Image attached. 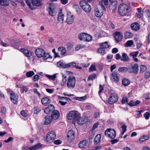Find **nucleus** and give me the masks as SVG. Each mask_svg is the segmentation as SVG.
Listing matches in <instances>:
<instances>
[{"instance_id":"1","label":"nucleus","mask_w":150,"mask_h":150,"mask_svg":"<svg viewBox=\"0 0 150 150\" xmlns=\"http://www.w3.org/2000/svg\"><path fill=\"white\" fill-rule=\"evenodd\" d=\"M108 93L110 96L108 98V103L110 105L116 103L118 100L117 94L112 90H109Z\"/></svg>"},{"instance_id":"2","label":"nucleus","mask_w":150,"mask_h":150,"mask_svg":"<svg viewBox=\"0 0 150 150\" xmlns=\"http://www.w3.org/2000/svg\"><path fill=\"white\" fill-rule=\"evenodd\" d=\"M68 120H73L75 122L77 121L79 122V121L81 119H80L79 115L77 111L75 110L71 111L68 113L67 115ZM80 119H81L80 118Z\"/></svg>"},{"instance_id":"3","label":"nucleus","mask_w":150,"mask_h":150,"mask_svg":"<svg viewBox=\"0 0 150 150\" xmlns=\"http://www.w3.org/2000/svg\"><path fill=\"white\" fill-rule=\"evenodd\" d=\"M35 53L36 56L39 57H42L45 59L50 57L49 53H46L45 51L41 48L36 49L35 51Z\"/></svg>"},{"instance_id":"4","label":"nucleus","mask_w":150,"mask_h":150,"mask_svg":"<svg viewBox=\"0 0 150 150\" xmlns=\"http://www.w3.org/2000/svg\"><path fill=\"white\" fill-rule=\"evenodd\" d=\"M118 10L121 16H125L128 12V6L125 4H121L119 6Z\"/></svg>"},{"instance_id":"5","label":"nucleus","mask_w":150,"mask_h":150,"mask_svg":"<svg viewBox=\"0 0 150 150\" xmlns=\"http://www.w3.org/2000/svg\"><path fill=\"white\" fill-rule=\"evenodd\" d=\"M78 37L80 40L85 42H90L92 39V37L91 35L85 33H80Z\"/></svg>"},{"instance_id":"6","label":"nucleus","mask_w":150,"mask_h":150,"mask_svg":"<svg viewBox=\"0 0 150 150\" xmlns=\"http://www.w3.org/2000/svg\"><path fill=\"white\" fill-rule=\"evenodd\" d=\"M79 4L81 7L85 12H89L91 10V6L85 1H80Z\"/></svg>"},{"instance_id":"7","label":"nucleus","mask_w":150,"mask_h":150,"mask_svg":"<svg viewBox=\"0 0 150 150\" xmlns=\"http://www.w3.org/2000/svg\"><path fill=\"white\" fill-rule=\"evenodd\" d=\"M76 79L74 76H69L68 79L67 86L69 89L73 88L75 85Z\"/></svg>"},{"instance_id":"8","label":"nucleus","mask_w":150,"mask_h":150,"mask_svg":"<svg viewBox=\"0 0 150 150\" xmlns=\"http://www.w3.org/2000/svg\"><path fill=\"white\" fill-rule=\"evenodd\" d=\"M56 137V134L54 132L51 131L48 132L46 138V141L49 143H51L54 140Z\"/></svg>"},{"instance_id":"9","label":"nucleus","mask_w":150,"mask_h":150,"mask_svg":"<svg viewBox=\"0 0 150 150\" xmlns=\"http://www.w3.org/2000/svg\"><path fill=\"white\" fill-rule=\"evenodd\" d=\"M105 135L106 137L113 139L116 137V132L113 129H108L105 131Z\"/></svg>"},{"instance_id":"10","label":"nucleus","mask_w":150,"mask_h":150,"mask_svg":"<svg viewBox=\"0 0 150 150\" xmlns=\"http://www.w3.org/2000/svg\"><path fill=\"white\" fill-rule=\"evenodd\" d=\"M139 65L136 64H131L130 67L128 69L129 70H132L129 71V73H132L135 74H137L139 71Z\"/></svg>"},{"instance_id":"11","label":"nucleus","mask_w":150,"mask_h":150,"mask_svg":"<svg viewBox=\"0 0 150 150\" xmlns=\"http://www.w3.org/2000/svg\"><path fill=\"white\" fill-rule=\"evenodd\" d=\"M113 36L116 42H118L121 41L122 40V34L120 32L116 31L114 32L113 34Z\"/></svg>"},{"instance_id":"12","label":"nucleus","mask_w":150,"mask_h":150,"mask_svg":"<svg viewBox=\"0 0 150 150\" xmlns=\"http://www.w3.org/2000/svg\"><path fill=\"white\" fill-rule=\"evenodd\" d=\"M49 6L48 8V11L50 15L52 16H54L56 14V12L55 11V6L52 3H50L49 4Z\"/></svg>"},{"instance_id":"13","label":"nucleus","mask_w":150,"mask_h":150,"mask_svg":"<svg viewBox=\"0 0 150 150\" xmlns=\"http://www.w3.org/2000/svg\"><path fill=\"white\" fill-rule=\"evenodd\" d=\"M74 21V16L70 11L67 12L66 22L69 24H72Z\"/></svg>"},{"instance_id":"14","label":"nucleus","mask_w":150,"mask_h":150,"mask_svg":"<svg viewBox=\"0 0 150 150\" xmlns=\"http://www.w3.org/2000/svg\"><path fill=\"white\" fill-rule=\"evenodd\" d=\"M111 79L114 82H118L119 80V76L117 73L114 71L110 74Z\"/></svg>"},{"instance_id":"15","label":"nucleus","mask_w":150,"mask_h":150,"mask_svg":"<svg viewBox=\"0 0 150 150\" xmlns=\"http://www.w3.org/2000/svg\"><path fill=\"white\" fill-rule=\"evenodd\" d=\"M68 139L69 142L73 141L75 138L74 132L72 130H70L68 132Z\"/></svg>"},{"instance_id":"16","label":"nucleus","mask_w":150,"mask_h":150,"mask_svg":"<svg viewBox=\"0 0 150 150\" xmlns=\"http://www.w3.org/2000/svg\"><path fill=\"white\" fill-rule=\"evenodd\" d=\"M54 110V105L51 104L49 105L48 107L46 108L44 111L45 113L48 114L52 112Z\"/></svg>"},{"instance_id":"17","label":"nucleus","mask_w":150,"mask_h":150,"mask_svg":"<svg viewBox=\"0 0 150 150\" xmlns=\"http://www.w3.org/2000/svg\"><path fill=\"white\" fill-rule=\"evenodd\" d=\"M60 115L59 112L57 110H54L52 112L51 117L53 120H56L59 118Z\"/></svg>"},{"instance_id":"18","label":"nucleus","mask_w":150,"mask_h":150,"mask_svg":"<svg viewBox=\"0 0 150 150\" xmlns=\"http://www.w3.org/2000/svg\"><path fill=\"white\" fill-rule=\"evenodd\" d=\"M41 101L42 105L46 106L50 103L51 100L48 97H45L42 99Z\"/></svg>"},{"instance_id":"19","label":"nucleus","mask_w":150,"mask_h":150,"mask_svg":"<svg viewBox=\"0 0 150 150\" xmlns=\"http://www.w3.org/2000/svg\"><path fill=\"white\" fill-rule=\"evenodd\" d=\"M11 101L14 104H16L18 102V97L17 95L15 93L12 94L10 96Z\"/></svg>"},{"instance_id":"20","label":"nucleus","mask_w":150,"mask_h":150,"mask_svg":"<svg viewBox=\"0 0 150 150\" xmlns=\"http://www.w3.org/2000/svg\"><path fill=\"white\" fill-rule=\"evenodd\" d=\"M131 28L132 30L135 31H137L140 28V26L138 23L135 22L131 24Z\"/></svg>"},{"instance_id":"21","label":"nucleus","mask_w":150,"mask_h":150,"mask_svg":"<svg viewBox=\"0 0 150 150\" xmlns=\"http://www.w3.org/2000/svg\"><path fill=\"white\" fill-rule=\"evenodd\" d=\"M117 2L116 1H114L112 2L110 5L109 8L110 9L114 11L116 10L117 7Z\"/></svg>"},{"instance_id":"22","label":"nucleus","mask_w":150,"mask_h":150,"mask_svg":"<svg viewBox=\"0 0 150 150\" xmlns=\"http://www.w3.org/2000/svg\"><path fill=\"white\" fill-rule=\"evenodd\" d=\"M103 4L105 6L108 5V0H102L99 1V5L101 6V8L105 11H106L105 8L103 6Z\"/></svg>"},{"instance_id":"23","label":"nucleus","mask_w":150,"mask_h":150,"mask_svg":"<svg viewBox=\"0 0 150 150\" xmlns=\"http://www.w3.org/2000/svg\"><path fill=\"white\" fill-rule=\"evenodd\" d=\"M11 0H0V5L4 6H7L10 4Z\"/></svg>"},{"instance_id":"24","label":"nucleus","mask_w":150,"mask_h":150,"mask_svg":"<svg viewBox=\"0 0 150 150\" xmlns=\"http://www.w3.org/2000/svg\"><path fill=\"white\" fill-rule=\"evenodd\" d=\"M58 21L61 23H63L64 20V15L62 13V10H61L59 12L58 16L57 17Z\"/></svg>"},{"instance_id":"25","label":"nucleus","mask_w":150,"mask_h":150,"mask_svg":"<svg viewBox=\"0 0 150 150\" xmlns=\"http://www.w3.org/2000/svg\"><path fill=\"white\" fill-rule=\"evenodd\" d=\"M58 51L62 56H64L66 53L67 51L65 48L63 46L59 47L58 48Z\"/></svg>"},{"instance_id":"26","label":"nucleus","mask_w":150,"mask_h":150,"mask_svg":"<svg viewBox=\"0 0 150 150\" xmlns=\"http://www.w3.org/2000/svg\"><path fill=\"white\" fill-rule=\"evenodd\" d=\"M141 103V101L138 100H137L135 101L133 100H130L128 104L130 106H136Z\"/></svg>"},{"instance_id":"27","label":"nucleus","mask_w":150,"mask_h":150,"mask_svg":"<svg viewBox=\"0 0 150 150\" xmlns=\"http://www.w3.org/2000/svg\"><path fill=\"white\" fill-rule=\"evenodd\" d=\"M32 3L33 5L36 6H40L42 4L41 0H32Z\"/></svg>"},{"instance_id":"28","label":"nucleus","mask_w":150,"mask_h":150,"mask_svg":"<svg viewBox=\"0 0 150 150\" xmlns=\"http://www.w3.org/2000/svg\"><path fill=\"white\" fill-rule=\"evenodd\" d=\"M88 142L86 140L81 141L79 144V146L81 149L85 148L88 144Z\"/></svg>"},{"instance_id":"29","label":"nucleus","mask_w":150,"mask_h":150,"mask_svg":"<svg viewBox=\"0 0 150 150\" xmlns=\"http://www.w3.org/2000/svg\"><path fill=\"white\" fill-rule=\"evenodd\" d=\"M57 66L58 67L62 68H67V64L64 63L62 61L60 60L57 63Z\"/></svg>"},{"instance_id":"30","label":"nucleus","mask_w":150,"mask_h":150,"mask_svg":"<svg viewBox=\"0 0 150 150\" xmlns=\"http://www.w3.org/2000/svg\"><path fill=\"white\" fill-rule=\"evenodd\" d=\"M95 15L97 17H100L103 15V12L98 8L95 9Z\"/></svg>"},{"instance_id":"31","label":"nucleus","mask_w":150,"mask_h":150,"mask_svg":"<svg viewBox=\"0 0 150 150\" xmlns=\"http://www.w3.org/2000/svg\"><path fill=\"white\" fill-rule=\"evenodd\" d=\"M45 120L44 122V124L45 125H47L50 124L53 120L51 116H47L45 118Z\"/></svg>"},{"instance_id":"32","label":"nucleus","mask_w":150,"mask_h":150,"mask_svg":"<svg viewBox=\"0 0 150 150\" xmlns=\"http://www.w3.org/2000/svg\"><path fill=\"white\" fill-rule=\"evenodd\" d=\"M101 135L98 134L96 135L94 138V143L95 144H97L100 141Z\"/></svg>"},{"instance_id":"33","label":"nucleus","mask_w":150,"mask_h":150,"mask_svg":"<svg viewBox=\"0 0 150 150\" xmlns=\"http://www.w3.org/2000/svg\"><path fill=\"white\" fill-rule=\"evenodd\" d=\"M121 60L122 61L126 62L128 61L129 60V58L127 54L125 53L122 54V57L121 58Z\"/></svg>"},{"instance_id":"34","label":"nucleus","mask_w":150,"mask_h":150,"mask_svg":"<svg viewBox=\"0 0 150 150\" xmlns=\"http://www.w3.org/2000/svg\"><path fill=\"white\" fill-rule=\"evenodd\" d=\"M149 138V136L148 135H144L141 137L139 139L140 142H144L148 140Z\"/></svg>"},{"instance_id":"35","label":"nucleus","mask_w":150,"mask_h":150,"mask_svg":"<svg viewBox=\"0 0 150 150\" xmlns=\"http://www.w3.org/2000/svg\"><path fill=\"white\" fill-rule=\"evenodd\" d=\"M129 70L128 68L125 67H121L119 68L118 71L120 72L123 73L127 72Z\"/></svg>"},{"instance_id":"36","label":"nucleus","mask_w":150,"mask_h":150,"mask_svg":"<svg viewBox=\"0 0 150 150\" xmlns=\"http://www.w3.org/2000/svg\"><path fill=\"white\" fill-rule=\"evenodd\" d=\"M97 78V75L95 74H92L88 76L87 80L89 81L91 80L93 81L94 79H95Z\"/></svg>"},{"instance_id":"37","label":"nucleus","mask_w":150,"mask_h":150,"mask_svg":"<svg viewBox=\"0 0 150 150\" xmlns=\"http://www.w3.org/2000/svg\"><path fill=\"white\" fill-rule=\"evenodd\" d=\"M140 73H143L146 69L147 67L144 65H141L140 66Z\"/></svg>"},{"instance_id":"38","label":"nucleus","mask_w":150,"mask_h":150,"mask_svg":"<svg viewBox=\"0 0 150 150\" xmlns=\"http://www.w3.org/2000/svg\"><path fill=\"white\" fill-rule=\"evenodd\" d=\"M122 84L125 86H127L130 83V81L127 79L125 78L122 80Z\"/></svg>"},{"instance_id":"39","label":"nucleus","mask_w":150,"mask_h":150,"mask_svg":"<svg viewBox=\"0 0 150 150\" xmlns=\"http://www.w3.org/2000/svg\"><path fill=\"white\" fill-rule=\"evenodd\" d=\"M132 36V34L129 32H127L125 34V38L126 39L131 38Z\"/></svg>"},{"instance_id":"40","label":"nucleus","mask_w":150,"mask_h":150,"mask_svg":"<svg viewBox=\"0 0 150 150\" xmlns=\"http://www.w3.org/2000/svg\"><path fill=\"white\" fill-rule=\"evenodd\" d=\"M100 45V47L105 49L107 48H109L110 46L108 45L107 42H105L104 43H102Z\"/></svg>"},{"instance_id":"41","label":"nucleus","mask_w":150,"mask_h":150,"mask_svg":"<svg viewBox=\"0 0 150 150\" xmlns=\"http://www.w3.org/2000/svg\"><path fill=\"white\" fill-rule=\"evenodd\" d=\"M67 68L70 67L71 68H74L76 67V64L75 63L72 62L69 63L67 64Z\"/></svg>"},{"instance_id":"42","label":"nucleus","mask_w":150,"mask_h":150,"mask_svg":"<svg viewBox=\"0 0 150 150\" xmlns=\"http://www.w3.org/2000/svg\"><path fill=\"white\" fill-rule=\"evenodd\" d=\"M45 76L48 78L49 79L52 80L53 81L55 80L56 78V75L54 74L53 75H50L48 74H46Z\"/></svg>"},{"instance_id":"43","label":"nucleus","mask_w":150,"mask_h":150,"mask_svg":"<svg viewBox=\"0 0 150 150\" xmlns=\"http://www.w3.org/2000/svg\"><path fill=\"white\" fill-rule=\"evenodd\" d=\"M20 51L22 52L23 54L26 57H28V50L24 48H22L20 49Z\"/></svg>"},{"instance_id":"44","label":"nucleus","mask_w":150,"mask_h":150,"mask_svg":"<svg viewBox=\"0 0 150 150\" xmlns=\"http://www.w3.org/2000/svg\"><path fill=\"white\" fill-rule=\"evenodd\" d=\"M34 113L35 114H38L41 110L40 108L38 106L35 107L33 109Z\"/></svg>"},{"instance_id":"45","label":"nucleus","mask_w":150,"mask_h":150,"mask_svg":"<svg viewBox=\"0 0 150 150\" xmlns=\"http://www.w3.org/2000/svg\"><path fill=\"white\" fill-rule=\"evenodd\" d=\"M96 66L95 64H92L90 67L89 69V72H92L96 71Z\"/></svg>"},{"instance_id":"46","label":"nucleus","mask_w":150,"mask_h":150,"mask_svg":"<svg viewBox=\"0 0 150 150\" xmlns=\"http://www.w3.org/2000/svg\"><path fill=\"white\" fill-rule=\"evenodd\" d=\"M58 98L59 99L61 100H65L66 101H67L68 102H69L71 100L70 98L66 97H61L59 96Z\"/></svg>"},{"instance_id":"47","label":"nucleus","mask_w":150,"mask_h":150,"mask_svg":"<svg viewBox=\"0 0 150 150\" xmlns=\"http://www.w3.org/2000/svg\"><path fill=\"white\" fill-rule=\"evenodd\" d=\"M133 43V42L132 40H128L125 43V47H130Z\"/></svg>"},{"instance_id":"48","label":"nucleus","mask_w":150,"mask_h":150,"mask_svg":"<svg viewBox=\"0 0 150 150\" xmlns=\"http://www.w3.org/2000/svg\"><path fill=\"white\" fill-rule=\"evenodd\" d=\"M98 53H100L102 55H104L105 53V49L101 47L100 48H99L98 50Z\"/></svg>"},{"instance_id":"49","label":"nucleus","mask_w":150,"mask_h":150,"mask_svg":"<svg viewBox=\"0 0 150 150\" xmlns=\"http://www.w3.org/2000/svg\"><path fill=\"white\" fill-rule=\"evenodd\" d=\"M85 47V45H77L75 47V49L77 51L79 50L82 49Z\"/></svg>"},{"instance_id":"50","label":"nucleus","mask_w":150,"mask_h":150,"mask_svg":"<svg viewBox=\"0 0 150 150\" xmlns=\"http://www.w3.org/2000/svg\"><path fill=\"white\" fill-rule=\"evenodd\" d=\"M150 112H146L144 114V116L146 120H148L149 118L150 117Z\"/></svg>"},{"instance_id":"51","label":"nucleus","mask_w":150,"mask_h":150,"mask_svg":"<svg viewBox=\"0 0 150 150\" xmlns=\"http://www.w3.org/2000/svg\"><path fill=\"white\" fill-rule=\"evenodd\" d=\"M128 100L126 97H123L121 101V102L122 104L126 103H127Z\"/></svg>"},{"instance_id":"52","label":"nucleus","mask_w":150,"mask_h":150,"mask_svg":"<svg viewBox=\"0 0 150 150\" xmlns=\"http://www.w3.org/2000/svg\"><path fill=\"white\" fill-rule=\"evenodd\" d=\"M139 52L138 51L134 52H132L130 54V55L132 57V58L136 57L138 54Z\"/></svg>"},{"instance_id":"53","label":"nucleus","mask_w":150,"mask_h":150,"mask_svg":"<svg viewBox=\"0 0 150 150\" xmlns=\"http://www.w3.org/2000/svg\"><path fill=\"white\" fill-rule=\"evenodd\" d=\"M103 86L101 84H100L99 85V91L98 92V93L100 96V93H101L102 91H103Z\"/></svg>"},{"instance_id":"54","label":"nucleus","mask_w":150,"mask_h":150,"mask_svg":"<svg viewBox=\"0 0 150 150\" xmlns=\"http://www.w3.org/2000/svg\"><path fill=\"white\" fill-rule=\"evenodd\" d=\"M144 77L146 79H148L150 77V73L149 71H147L145 73Z\"/></svg>"},{"instance_id":"55","label":"nucleus","mask_w":150,"mask_h":150,"mask_svg":"<svg viewBox=\"0 0 150 150\" xmlns=\"http://www.w3.org/2000/svg\"><path fill=\"white\" fill-rule=\"evenodd\" d=\"M37 149L40 148L42 146V145L40 143H38L34 145Z\"/></svg>"},{"instance_id":"56","label":"nucleus","mask_w":150,"mask_h":150,"mask_svg":"<svg viewBox=\"0 0 150 150\" xmlns=\"http://www.w3.org/2000/svg\"><path fill=\"white\" fill-rule=\"evenodd\" d=\"M46 91L50 93H52L54 91V88L49 89L47 88L46 90Z\"/></svg>"},{"instance_id":"57","label":"nucleus","mask_w":150,"mask_h":150,"mask_svg":"<svg viewBox=\"0 0 150 150\" xmlns=\"http://www.w3.org/2000/svg\"><path fill=\"white\" fill-rule=\"evenodd\" d=\"M100 125V123L99 122H97L96 123H95L93 126V130H94L95 129H96V128H97L98 127V125Z\"/></svg>"},{"instance_id":"58","label":"nucleus","mask_w":150,"mask_h":150,"mask_svg":"<svg viewBox=\"0 0 150 150\" xmlns=\"http://www.w3.org/2000/svg\"><path fill=\"white\" fill-rule=\"evenodd\" d=\"M61 143L62 141L60 140H57L54 141V144L56 145L59 144Z\"/></svg>"},{"instance_id":"59","label":"nucleus","mask_w":150,"mask_h":150,"mask_svg":"<svg viewBox=\"0 0 150 150\" xmlns=\"http://www.w3.org/2000/svg\"><path fill=\"white\" fill-rule=\"evenodd\" d=\"M21 113L22 115L25 117L27 116V113H26L24 110H22L21 111Z\"/></svg>"},{"instance_id":"60","label":"nucleus","mask_w":150,"mask_h":150,"mask_svg":"<svg viewBox=\"0 0 150 150\" xmlns=\"http://www.w3.org/2000/svg\"><path fill=\"white\" fill-rule=\"evenodd\" d=\"M119 141V139H113L111 141V143L112 144H114Z\"/></svg>"},{"instance_id":"61","label":"nucleus","mask_w":150,"mask_h":150,"mask_svg":"<svg viewBox=\"0 0 150 150\" xmlns=\"http://www.w3.org/2000/svg\"><path fill=\"white\" fill-rule=\"evenodd\" d=\"M39 77L38 75H35L33 76V80L34 81H35L38 80H39Z\"/></svg>"},{"instance_id":"62","label":"nucleus","mask_w":150,"mask_h":150,"mask_svg":"<svg viewBox=\"0 0 150 150\" xmlns=\"http://www.w3.org/2000/svg\"><path fill=\"white\" fill-rule=\"evenodd\" d=\"M65 100L59 101V102L60 104L62 105H64L67 103V101H65Z\"/></svg>"},{"instance_id":"63","label":"nucleus","mask_w":150,"mask_h":150,"mask_svg":"<svg viewBox=\"0 0 150 150\" xmlns=\"http://www.w3.org/2000/svg\"><path fill=\"white\" fill-rule=\"evenodd\" d=\"M8 93H9L10 95V96H11V94L13 93H15L12 91L10 89L7 88L6 89Z\"/></svg>"},{"instance_id":"64","label":"nucleus","mask_w":150,"mask_h":150,"mask_svg":"<svg viewBox=\"0 0 150 150\" xmlns=\"http://www.w3.org/2000/svg\"><path fill=\"white\" fill-rule=\"evenodd\" d=\"M21 89V92L23 93H24V92H26L27 91V88L25 87H22Z\"/></svg>"}]
</instances>
